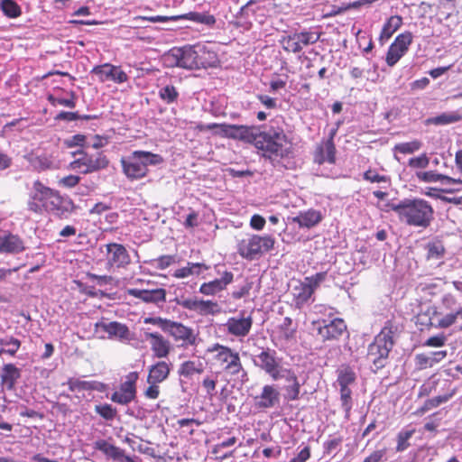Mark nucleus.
Instances as JSON below:
<instances>
[{
    "mask_svg": "<svg viewBox=\"0 0 462 462\" xmlns=\"http://www.w3.org/2000/svg\"><path fill=\"white\" fill-rule=\"evenodd\" d=\"M0 346L6 347V354L14 356L21 346L19 339L13 337L0 338Z\"/></svg>",
    "mask_w": 462,
    "mask_h": 462,
    "instance_id": "nucleus-46",
    "label": "nucleus"
},
{
    "mask_svg": "<svg viewBox=\"0 0 462 462\" xmlns=\"http://www.w3.org/2000/svg\"><path fill=\"white\" fill-rule=\"evenodd\" d=\"M451 397H452V393L439 395V396H436V397L431 398V399H428L424 402V404L421 407L420 411L422 412L428 411H430V410H431L433 408H436V407L439 406L442 403L447 402Z\"/></svg>",
    "mask_w": 462,
    "mask_h": 462,
    "instance_id": "nucleus-49",
    "label": "nucleus"
},
{
    "mask_svg": "<svg viewBox=\"0 0 462 462\" xmlns=\"http://www.w3.org/2000/svg\"><path fill=\"white\" fill-rule=\"evenodd\" d=\"M163 331L169 333L175 341H182V346H196L198 336L191 328L182 323L169 320Z\"/></svg>",
    "mask_w": 462,
    "mask_h": 462,
    "instance_id": "nucleus-13",
    "label": "nucleus"
},
{
    "mask_svg": "<svg viewBox=\"0 0 462 462\" xmlns=\"http://www.w3.org/2000/svg\"><path fill=\"white\" fill-rule=\"evenodd\" d=\"M252 143L255 148L263 152V155L269 159L273 157H283L288 152L284 147L287 143V136L279 127H269L260 130L256 127Z\"/></svg>",
    "mask_w": 462,
    "mask_h": 462,
    "instance_id": "nucleus-3",
    "label": "nucleus"
},
{
    "mask_svg": "<svg viewBox=\"0 0 462 462\" xmlns=\"http://www.w3.org/2000/svg\"><path fill=\"white\" fill-rule=\"evenodd\" d=\"M253 319L251 316L245 317L243 314L237 317H231L227 319L225 327L226 331L236 337H245L251 330Z\"/></svg>",
    "mask_w": 462,
    "mask_h": 462,
    "instance_id": "nucleus-17",
    "label": "nucleus"
},
{
    "mask_svg": "<svg viewBox=\"0 0 462 462\" xmlns=\"http://www.w3.org/2000/svg\"><path fill=\"white\" fill-rule=\"evenodd\" d=\"M171 366V364H168L165 361H159L152 365L149 369L148 383H160L165 381L170 374Z\"/></svg>",
    "mask_w": 462,
    "mask_h": 462,
    "instance_id": "nucleus-29",
    "label": "nucleus"
},
{
    "mask_svg": "<svg viewBox=\"0 0 462 462\" xmlns=\"http://www.w3.org/2000/svg\"><path fill=\"white\" fill-rule=\"evenodd\" d=\"M425 248L427 250L428 260H439L445 255L446 249L443 243L440 240H433L429 242Z\"/></svg>",
    "mask_w": 462,
    "mask_h": 462,
    "instance_id": "nucleus-38",
    "label": "nucleus"
},
{
    "mask_svg": "<svg viewBox=\"0 0 462 462\" xmlns=\"http://www.w3.org/2000/svg\"><path fill=\"white\" fill-rule=\"evenodd\" d=\"M66 384L69 386V391H88V381H82L76 378H69Z\"/></svg>",
    "mask_w": 462,
    "mask_h": 462,
    "instance_id": "nucleus-56",
    "label": "nucleus"
},
{
    "mask_svg": "<svg viewBox=\"0 0 462 462\" xmlns=\"http://www.w3.org/2000/svg\"><path fill=\"white\" fill-rule=\"evenodd\" d=\"M144 338L149 342L151 349L157 358L166 357L171 349V342L157 332H145Z\"/></svg>",
    "mask_w": 462,
    "mask_h": 462,
    "instance_id": "nucleus-18",
    "label": "nucleus"
},
{
    "mask_svg": "<svg viewBox=\"0 0 462 462\" xmlns=\"http://www.w3.org/2000/svg\"><path fill=\"white\" fill-rule=\"evenodd\" d=\"M33 189V200L42 202L43 207L51 210L54 208H59L60 205L61 204V198L54 190L45 187L39 181L34 183Z\"/></svg>",
    "mask_w": 462,
    "mask_h": 462,
    "instance_id": "nucleus-14",
    "label": "nucleus"
},
{
    "mask_svg": "<svg viewBox=\"0 0 462 462\" xmlns=\"http://www.w3.org/2000/svg\"><path fill=\"white\" fill-rule=\"evenodd\" d=\"M310 457V447H304L298 455L291 459L289 462H306Z\"/></svg>",
    "mask_w": 462,
    "mask_h": 462,
    "instance_id": "nucleus-64",
    "label": "nucleus"
},
{
    "mask_svg": "<svg viewBox=\"0 0 462 462\" xmlns=\"http://www.w3.org/2000/svg\"><path fill=\"white\" fill-rule=\"evenodd\" d=\"M208 129L218 128L223 136L241 140L247 143H252L255 132V126L228 125V124H210L208 125Z\"/></svg>",
    "mask_w": 462,
    "mask_h": 462,
    "instance_id": "nucleus-9",
    "label": "nucleus"
},
{
    "mask_svg": "<svg viewBox=\"0 0 462 462\" xmlns=\"http://www.w3.org/2000/svg\"><path fill=\"white\" fill-rule=\"evenodd\" d=\"M94 448L101 451L107 458L116 462H135L131 457L125 455L124 449L110 444L106 439H98L94 443Z\"/></svg>",
    "mask_w": 462,
    "mask_h": 462,
    "instance_id": "nucleus-20",
    "label": "nucleus"
},
{
    "mask_svg": "<svg viewBox=\"0 0 462 462\" xmlns=\"http://www.w3.org/2000/svg\"><path fill=\"white\" fill-rule=\"evenodd\" d=\"M341 407L345 411V418L349 419L350 411L353 407L352 390L350 387H340Z\"/></svg>",
    "mask_w": 462,
    "mask_h": 462,
    "instance_id": "nucleus-40",
    "label": "nucleus"
},
{
    "mask_svg": "<svg viewBox=\"0 0 462 462\" xmlns=\"http://www.w3.org/2000/svg\"><path fill=\"white\" fill-rule=\"evenodd\" d=\"M159 97L167 104H171L178 99L179 92L175 87L167 85L159 90Z\"/></svg>",
    "mask_w": 462,
    "mask_h": 462,
    "instance_id": "nucleus-47",
    "label": "nucleus"
},
{
    "mask_svg": "<svg viewBox=\"0 0 462 462\" xmlns=\"http://www.w3.org/2000/svg\"><path fill=\"white\" fill-rule=\"evenodd\" d=\"M337 383L339 387H350L356 383V375L354 370L348 365H342L337 370Z\"/></svg>",
    "mask_w": 462,
    "mask_h": 462,
    "instance_id": "nucleus-36",
    "label": "nucleus"
},
{
    "mask_svg": "<svg viewBox=\"0 0 462 462\" xmlns=\"http://www.w3.org/2000/svg\"><path fill=\"white\" fill-rule=\"evenodd\" d=\"M203 372L202 365L198 366L193 361L183 362L178 370L180 376L190 377L194 374H201Z\"/></svg>",
    "mask_w": 462,
    "mask_h": 462,
    "instance_id": "nucleus-42",
    "label": "nucleus"
},
{
    "mask_svg": "<svg viewBox=\"0 0 462 462\" xmlns=\"http://www.w3.org/2000/svg\"><path fill=\"white\" fill-rule=\"evenodd\" d=\"M110 399L116 403L127 405L135 399V396L123 393L121 391H116L111 395Z\"/></svg>",
    "mask_w": 462,
    "mask_h": 462,
    "instance_id": "nucleus-54",
    "label": "nucleus"
},
{
    "mask_svg": "<svg viewBox=\"0 0 462 462\" xmlns=\"http://www.w3.org/2000/svg\"><path fill=\"white\" fill-rule=\"evenodd\" d=\"M280 402V393L270 384L263 387L261 393L254 397V406L259 410H266L274 407Z\"/></svg>",
    "mask_w": 462,
    "mask_h": 462,
    "instance_id": "nucleus-19",
    "label": "nucleus"
},
{
    "mask_svg": "<svg viewBox=\"0 0 462 462\" xmlns=\"http://www.w3.org/2000/svg\"><path fill=\"white\" fill-rule=\"evenodd\" d=\"M337 129H331L328 139L319 144L314 154V162L318 164H323L328 162L330 164L336 162V147L334 144V137L336 135Z\"/></svg>",
    "mask_w": 462,
    "mask_h": 462,
    "instance_id": "nucleus-15",
    "label": "nucleus"
},
{
    "mask_svg": "<svg viewBox=\"0 0 462 462\" xmlns=\"http://www.w3.org/2000/svg\"><path fill=\"white\" fill-rule=\"evenodd\" d=\"M0 8L9 18H17L22 14L21 7L14 0H0Z\"/></svg>",
    "mask_w": 462,
    "mask_h": 462,
    "instance_id": "nucleus-39",
    "label": "nucleus"
},
{
    "mask_svg": "<svg viewBox=\"0 0 462 462\" xmlns=\"http://www.w3.org/2000/svg\"><path fill=\"white\" fill-rule=\"evenodd\" d=\"M143 19L150 21L152 23H162V22L178 21V20H189L196 23L204 24L208 27H213L216 23L215 16L207 12H189V13H187L184 14L173 15V16L156 15V16L143 17Z\"/></svg>",
    "mask_w": 462,
    "mask_h": 462,
    "instance_id": "nucleus-11",
    "label": "nucleus"
},
{
    "mask_svg": "<svg viewBox=\"0 0 462 462\" xmlns=\"http://www.w3.org/2000/svg\"><path fill=\"white\" fill-rule=\"evenodd\" d=\"M156 267L164 270L169 267L174 262V256L172 255H162L155 259Z\"/></svg>",
    "mask_w": 462,
    "mask_h": 462,
    "instance_id": "nucleus-63",
    "label": "nucleus"
},
{
    "mask_svg": "<svg viewBox=\"0 0 462 462\" xmlns=\"http://www.w3.org/2000/svg\"><path fill=\"white\" fill-rule=\"evenodd\" d=\"M97 333H107L108 337H116L119 339H129V328L122 323L116 321L105 322L99 321L95 325Z\"/></svg>",
    "mask_w": 462,
    "mask_h": 462,
    "instance_id": "nucleus-22",
    "label": "nucleus"
},
{
    "mask_svg": "<svg viewBox=\"0 0 462 462\" xmlns=\"http://www.w3.org/2000/svg\"><path fill=\"white\" fill-rule=\"evenodd\" d=\"M113 65L104 64L97 66L93 69L92 72L97 75L101 81H106L111 79Z\"/></svg>",
    "mask_w": 462,
    "mask_h": 462,
    "instance_id": "nucleus-53",
    "label": "nucleus"
},
{
    "mask_svg": "<svg viewBox=\"0 0 462 462\" xmlns=\"http://www.w3.org/2000/svg\"><path fill=\"white\" fill-rule=\"evenodd\" d=\"M430 313L435 315L437 314V310L435 308H429V310H427V312L425 313H420L417 316V322L420 325H423V326H431L432 325V321H431V317H430Z\"/></svg>",
    "mask_w": 462,
    "mask_h": 462,
    "instance_id": "nucleus-59",
    "label": "nucleus"
},
{
    "mask_svg": "<svg viewBox=\"0 0 462 462\" xmlns=\"http://www.w3.org/2000/svg\"><path fill=\"white\" fill-rule=\"evenodd\" d=\"M199 300L196 298H180L177 300V304L189 310L196 311Z\"/></svg>",
    "mask_w": 462,
    "mask_h": 462,
    "instance_id": "nucleus-60",
    "label": "nucleus"
},
{
    "mask_svg": "<svg viewBox=\"0 0 462 462\" xmlns=\"http://www.w3.org/2000/svg\"><path fill=\"white\" fill-rule=\"evenodd\" d=\"M281 42L283 50L287 52L298 53L302 50V46L295 39L294 33L282 37Z\"/></svg>",
    "mask_w": 462,
    "mask_h": 462,
    "instance_id": "nucleus-45",
    "label": "nucleus"
},
{
    "mask_svg": "<svg viewBox=\"0 0 462 462\" xmlns=\"http://www.w3.org/2000/svg\"><path fill=\"white\" fill-rule=\"evenodd\" d=\"M219 311L217 302L212 300H199L196 312L200 315L215 314Z\"/></svg>",
    "mask_w": 462,
    "mask_h": 462,
    "instance_id": "nucleus-44",
    "label": "nucleus"
},
{
    "mask_svg": "<svg viewBox=\"0 0 462 462\" xmlns=\"http://www.w3.org/2000/svg\"><path fill=\"white\" fill-rule=\"evenodd\" d=\"M462 120V115L459 111L442 113L437 116L430 117L426 120V125H446L457 123Z\"/></svg>",
    "mask_w": 462,
    "mask_h": 462,
    "instance_id": "nucleus-34",
    "label": "nucleus"
},
{
    "mask_svg": "<svg viewBox=\"0 0 462 462\" xmlns=\"http://www.w3.org/2000/svg\"><path fill=\"white\" fill-rule=\"evenodd\" d=\"M322 219L319 211L310 209L300 212L298 216L292 218V221L297 223L300 227L310 228L318 225Z\"/></svg>",
    "mask_w": 462,
    "mask_h": 462,
    "instance_id": "nucleus-32",
    "label": "nucleus"
},
{
    "mask_svg": "<svg viewBox=\"0 0 462 462\" xmlns=\"http://www.w3.org/2000/svg\"><path fill=\"white\" fill-rule=\"evenodd\" d=\"M430 159L426 153H422L418 157L411 158L408 162V165L411 168L424 169L429 166Z\"/></svg>",
    "mask_w": 462,
    "mask_h": 462,
    "instance_id": "nucleus-55",
    "label": "nucleus"
},
{
    "mask_svg": "<svg viewBox=\"0 0 462 462\" xmlns=\"http://www.w3.org/2000/svg\"><path fill=\"white\" fill-rule=\"evenodd\" d=\"M412 42V34L410 32H405L399 34L394 42L389 47L386 54V63L393 67L399 60L407 52L409 46Z\"/></svg>",
    "mask_w": 462,
    "mask_h": 462,
    "instance_id": "nucleus-12",
    "label": "nucleus"
},
{
    "mask_svg": "<svg viewBox=\"0 0 462 462\" xmlns=\"http://www.w3.org/2000/svg\"><path fill=\"white\" fill-rule=\"evenodd\" d=\"M95 411L107 420H112L116 416V409L107 403L96 405Z\"/></svg>",
    "mask_w": 462,
    "mask_h": 462,
    "instance_id": "nucleus-51",
    "label": "nucleus"
},
{
    "mask_svg": "<svg viewBox=\"0 0 462 462\" xmlns=\"http://www.w3.org/2000/svg\"><path fill=\"white\" fill-rule=\"evenodd\" d=\"M25 249V243L18 235L7 232L0 236V254H18Z\"/></svg>",
    "mask_w": 462,
    "mask_h": 462,
    "instance_id": "nucleus-16",
    "label": "nucleus"
},
{
    "mask_svg": "<svg viewBox=\"0 0 462 462\" xmlns=\"http://www.w3.org/2000/svg\"><path fill=\"white\" fill-rule=\"evenodd\" d=\"M108 163L109 161L106 155L97 152L92 155L83 154L82 157L71 162V167L81 173L88 174L106 168Z\"/></svg>",
    "mask_w": 462,
    "mask_h": 462,
    "instance_id": "nucleus-10",
    "label": "nucleus"
},
{
    "mask_svg": "<svg viewBox=\"0 0 462 462\" xmlns=\"http://www.w3.org/2000/svg\"><path fill=\"white\" fill-rule=\"evenodd\" d=\"M390 207L401 221L411 226L427 228L434 219L433 208L422 199H406Z\"/></svg>",
    "mask_w": 462,
    "mask_h": 462,
    "instance_id": "nucleus-1",
    "label": "nucleus"
},
{
    "mask_svg": "<svg viewBox=\"0 0 462 462\" xmlns=\"http://www.w3.org/2000/svg\"><path fill=\"white\" fill-rule=\"evenodd\" d=\"M196 48V59L198 60V69L215 67L217 61V54L215 51L209 50L204 44H197Z\"/></svg>",
    "mask_w": 462,
    "mask_h": 462,
    "instance_id": "nucleus-30",
    "label": "nucleus"
},
{
    "mask_svg": "<svg viewBox=\"0 0 462 462\" xmlns=\"http://www.w3.org/2000/svg\"><path fill=\"white\" fill-rule=\"evenodd\" d=\"M448 353L446 350L432 351L429 354H417L415 356V365L418 370H424L432 367L436 364L442 361Z\"/></svg>",
    "mask_w": 462,
    "mask_h": 462,
    "instance_id": "nucleus-27",
    "label": "nucleus"
},
{
    "mask_svg": "<svg viewBox=\"0 0 462 462\" xmlns=\"http://www.w3.org/2000/svg\"><path fill=\"white\" fill-rule=\"evenodd\" d=\"M402 19L399 15H393L391 16L387 22L384 23L379 41L382 44L387 40H389L392 35L402 26Z\"/></svg>",
    "mask_w": 462,
    "mask_h": 462,
    "instance_id": "nucleus-35",
    "label": "nucleus"
},
{
    "mask_svg": "<svg viewBox=\"0 0 462 462\" xmlns=\"http://www.w3.org/2000/svg\"><path fill=\"white\" fill-rule=\"evenodd\" d=\"M253 361L255 366L264 371L274 381L280 380V374L287 369L282 365V360L276 356V351L269 348L256 355Z\"/></svg>",
    "mask_w": 462,
    "mask_h": 462,
    "instance_id": "nucleus-8",
    "label": "nucleus"
},
{
    "mask_svg": "<svg viewBox=\"0 0 462 462\" xmlns=\"http://www.w3.org/2000/svg\"><path fill=\"white\" fill-rule=\"evenodd\" d=\"M196 58L195 45H188L182 48H173L170 50L164 55V61L169 67L196 69H198V60Z\"/></svg>",
    "mask_w": 462,
    "mask_h": 462,
    "instance_id": "nucleus-7",
    "label": "nucleus"
},
{
    "mask_svg": "<svg viewBox=\"0 0 462 462\" xmlns=\"http://www.w3.org/2000/svg\"><path fill=\"white\" fill-rule=\"evenodd\" d=\"M274 244L272 236L248 235L238 242L237 252L243 258L254 260L272 250Z\"/></svg>",
    "mask_w": 462,
    "mask_h": 462,
    "instance_id": "nucleus-5",
    "label": "nucleus"
},
{
    "mask_svg": "<svg viewBox=\"0 0 462 462\" xmlns=\"http://www.w3.org/2000/svg\"><path fill=\"white\" fill-rule=\"evenodd\" d=\"M291 293L295 306L300 309L304 304L308 303L314 293L311 288L305 279L303 281H296L291 288Z\"/></svg>",
    "mask_w": 462,
    "mask_h": 462,
    "instance_id": "nucleus-24",
    "label": "nucleus"
},
{
    "mask_svg": "<svg viewBox=\"0 0 462 462\" xmlns=\"http://www.w3.org/2000/svg\"><path fill=\"white\" fill-rule=\"evenodd\" d=\"M284 379L288 384L284 387L285 398L289 401H296L300 397L301 384L300 383L296 374L291 369H286L280 374V380Z\"/></svg>",
    "mask_w": 462,
    "mask_h": 462,
    "instance_id": "nucleus-26",
    "label": "nucleus"
},
{
    "mask_svg": "<svg viewBox=\"0 0 462 462\" xmlns=\"http://www.w3.org/2000/svg\"><path fill=\"white\" fill-rule=\"evenodd\" d=\"M106 250L109 254L108 263L110 264L121 268L130 263V255L123 245L116 243L108 244Z\"/></svg>",
    "mask_w": 462,
    "mask_h": 462,
    "instance_id": "nucleus-23",
    "label": "nucleus"
},
{
    "mask_svg": "<svg viewBox=\"0 0 462 462\" xmlns=\"http://www.w3.org/2000/svg\"><path fill=\"white\" fill-rule=\"evenodd\" d=\"M163 162L160 154L145 151H134L128 157L121 159L123 172L130 180L144 178L148 173V166H156Z\"/></svg>",
    "mask_w": 462,
    "mask_h": 462,
    "instance_id": "nucleus-4",
    "label": "nucleus"
},
{
    "mask_svg": "<svg viewBox=\"0 0 462 462\" xmlns=\"http://www.w3.org/2000/svg\"><path fill=\"white\" fill-rule=\"evenodd\" d=\"M21 377V371L14 364L4 365L0 375L1 384L11 391L14 388L16 381Z\"/></svg>",
    "mask_w": 462,
    "mask_h": 462,
    "instance_id": "nucleus-31",
    "label": "nucleus"
},
{
    "mask_svg": "<svg viewBox=\"0 0 462 462\" xmlns=\"http://www.w3.org/2000/svg\"><path fill=\"white\" fill-rule=\"evenodd\" d=\"M138 379V374L132 372L126 375V380L121 383L119 391L136 397L135 383Z\"/></svg>",
    "mask_w": 462,
    "mask_h": 462,
    "instance_id": "nucleus-43",
    "label": "nucleus"
},
{
    "mask_svg": "<svg viewBox=\"0 0 462 462\" xmlns=\"http://www.w3.org/2000/svg\"><path fill=\"white\" fill-rule=\"evenodd\" d=\"M71 97H72L69 99V98L54 97L52 96H50L48 99L53 106L60 105V106H67L69 108H74L76 106V102H75V97H74L73 93H71Z\"/></svg>",
    "mask_w": 462,
    "mask_h": 462,
    "instance_id": "nucleus-57",
    "label": "nucleus"
},
{
    "mask_svg": "<svg viewBox=\"0 0 462 462\" xmlns=\"http://www.w3.org/2000/svg\"><path fill=\"white\" fill-rule=\"evenodd\" d=\"M438 382L429 381L420 387L419 397L428 396L436 390Z\"/></svg>",
    "mask_w": 462,
    "mask_h": 462,
    "instance_id": "nucleus-62",
    "label": "nucleus"
},
{
    "mask_svg": "<svg viewBox=\"0 0 462 462\" xmlns=\"http://www.w3.org/2000/svg\"><path fill=\"white\" fill-rule=\"evenodd\" d=\"M295 39L298 40L299 43L301 46H307L310 44L316 43L321 35V32H294Z\"/></svg>",
    "mask_w": 462,
    "mask_h": 462,
    "instance_id": "nucleus-41",
    "label": "nucleus"
},
{
    "mask_svg": "<svg viewBox=\"0 0 462 462\" xmlns=\"http://www.w3.org/2000/svg\"><path fill=\"white\" fill-rule=\"evenodd\" d=\"M416 177L419 180L427 182V183L440 182L443 185H450V184H455V183L458 182V180H457L451 177L438 173L434 171H418V172H416Z\"/></svg>",
    "mask_w": 462,
    "mask_h": 462,
    "instance_id": "nucleus-33",
    "label": "nucleus"
},
{
    "mask_svg": "<svg viewBox=\"0 0 462 462\" xmlns=\"http://www.w3.org/2000/svg\"><path fill=\"white\" fill-rule=\"evenodd\" d=\"M128 295L141 300L145 303L158 304L166 300V291L164 289H128Z\"/></svg>",
    "mask_w": 462,
    "mask_h": 462,
    "instance_id": "nucleus-21",
    "label": "nucleus"
},
{
    "mask_svg": "<svg viewBox=\"0 0 462 462\" xmlns=\"http://www.w3.org/2000/svg\"><path fill=\"white\" fill-rule=\"evenodd\" d=\"M234 275L231 272H225L220 279L204 282L199 288V292L204 295H215L223 291L226 285L233 282Z\"/></svg>",
    "mask_w": 462,
    "mask_h": 462,
    "instance_id": "nucleus-28",
    "label": "nucleus"
},
{
    "mask_svg": "<svg viewBox=\"0 0 462 462\" xmlns=\"http://www.w3.org/2000/svg\"><path fill=\"white\" fill-rule=\"evenodd\" d=\"M401 332V327L395 320H387L368 346L367 359L374 371L385 366L389 353L394 346V337Z\"/></svg>",
    "mask_w": 462,
    "mask_h": 462,
    "instance_id": "nucleus-2",
    "label": "nucleus"
},
{
    "mask_svg": "<svg viewBox=\"0 0 462 462\" xmlns=\"http://www.w3.org/2000/svg\"><path fill=\"white\" fill-rule=\"evenodd\" d=\"M209 352H216L215 359L224 365L223 369L231 375H238L241 374V380H247V373L244 369L238 352L234 351L228 346L220 344H215Z\"/></svg>",
    "mask_w": 462,
    "mask_h": 462,
    "instance_id": "nucleus-6",
    "label": "nucleus"
},
{
    "mask_svg": "<svg viewBox=\"0 0 462 462\" xmlns=\"http://www.w3.org/2000/svg\"><path fill=\"white\" fill-rule=\"evenodd\" d=\"M327 276V273H317L315 275L305 277V281L311 285L312 290H315L320 285V283L325 281Z\"/></svg>",
    "mask_w": 462,
    "mask_h": 462,
    "instance_id": "nucleus-58",
    "label": "nucleus"
},
{
    "mask_svg": "<svg viewBox=\"0 0 462 462\" xmlns=\"http://www.w3.org/2000/svg\"><path fill=\"white\" fill-rule=\"evenodd\" d=\"M447 340V337L443 334H439L434 337H429L425 343L424 346H431V347H439L445 345Z\"/></svg>",
    "mask_w": 462,
    "mask_h": 462,
    "instance_id": "nucleus-61",
    "label": "nucleus"
},
{
    "mask_svg": "<svg viewBox=\"0 0 462 462\" xmlns=\"http://www.w3.org/2000/svg\"><path fill=\"white\" fill-rule=\"evenodd\" d=\"M208 267L201 263H188L187 266L177 269L172 274L175 278L182 279L192 274H200L202 270H208Z\"/></svg>",
    "mask_w": 462,
    "mask_h": 462,
    "instance_id": "nucleus-37",
    "label": "nucleus"
},
{
    "mask_svg": "<svg viewBox=\"0 0 462 462\" xmlns=\"http://www.w3.org/2000/svg\"><path fill=\"white\" fill-rule=\"evenodd\" d=\"M414 431H415L414 430H402L399 432V434L397 436V447H396V450L398 452H402L408 448V447L410 446V443L408 441L414 434Z\"/></svg>",
    "mask_w": 462,
    "mask_h": 462,
    "instance_id": "nucleus-50",
    "label": "nucleus"
},
{
    "mask_svg": "<svg viewBox=\"0 0 462 462\" xmlns=\"http://www.w3.org/2000/svg\"><path fill=\"white\" fill-rule=\"evenodd\" d=\"M422 143L418 140H414L408 143H401L394 146V151L403 154L413 153L414 152L420 149Z\"/></svg>",
    "mask_w": 462,
    "mask_h": 462,
    "instance_id": "nucleus-48",
    "label": "nucleus"
},
{
    "mask_svg": "<svg viewBox=\"0 0 462 462\" xmlns=\"http://www.w3.org/2000/svg\"><path fill=\"white\" fill-rule=\"evenodd\" d=\"M459 316H462V307H460L455 313H448L440 319L439 320L438 327L447 328L453 325Z\"/></svg>",
    "mask_w": 462,
    "mask_h": 462,
    "instance_id": "nucleus-52",
    "label": "nucleus"
},
{
    "mask_svg": "<svg viewBox=\"0 0 462 462\" xmlns=\"http://www.w3.org/2000/svg\"><path fill=\"white\" fill-rule=\"evenodd\" d=\"M346 329V326L342 319H334L328 324L319 326L318 333L323 340H332L338 338Z\"/></svg>",
    "mask_w": 462,
    "mask_h": 462,
    "instance_id": "nucleus-25",
    "label": "nucleus"
}]
</instances>
